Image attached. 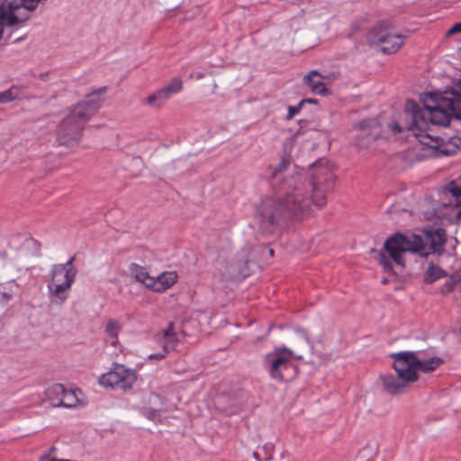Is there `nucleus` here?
Segmentation results:
<instances>
[{"mask_svg": "<svg viewBox=\"0 0 461 461\" xmlns=\"http://www.w3.org/2000/svg\"><path fill=\"white\" fill-rule=\"evenodd\" d=\"M420 101L421 108L414 100H407L405 113L411 122L406 127L407 138L417 140L419 159L432 157L450 156L461 149V138L458 136H433L427 132L429 123L447 125L450 118L461 119V94L457 91L450 93H425Z\"/></svg>", "mask_w": 461, "mask_h": 461, "instance_id": "f257e3e1", "label": "nucleus"}, {"mask_svg": "<svg viewBox=\"0 0 461 461\" xmlns=\"http://www.w3.org/2000/svg\"><path fill=\"white\" fill-rule=\"evenodd\" d=\"M335 175L329 161L320 159L312 166L309 197L302 183L282 198L266 197L258 207V218L262 230L271 232L283 221L307 215L311 205L321 208L327 203L326 194L334 187Z\"/></svg>", "mask_w": 461, "mask_h": 461, "instance_id": "f03ea898", "label": "nucleus"}, {"mask_svg": "<svg viewBox=\"0 0 461 461\" xmlns=\"http://www.w3.org/2000/svg\"><path fill=\"white\" fill-rule=\"evenodd\" d=\"M447 232L442 228L428 227L422 234L406 236L401 232L391 235L384 242L379 254V263L385 272L393 271V265L384 252L398 266L405 267L404 254L411 252L427 258L430 254L441 255L445 251Z\"/></svg>", "mask_w": 461, "mask_h": 461, "instance_id": "7ed1b4c3", "label": "nucleus"}, {"mask_svg": "<svg viewBox=\"0 0 461 461\" xmlns=\"http://www.w3.org/2000/svg\"><path fill=\"white\" fill-rule=\"evenodd\" d=\"M106 90V86L96 88L67 110L57 127V141L59 145L70 147L79 142L87 122L101 108L104 101L101 95L105 94Z\"/></svg>", "mask_w": 461, "mask_h": 461, "instance_id": "20e7f679", "label": "nucleus"}, {"mask_svg": "<svg viewBox=\"0 0 461 461\" xmlns=\"http://www.w3.org/2000/svg\"><path fill=\"white\" fill-rule=\"evenodd\" d=\"M75 257L65 264L53 265L48 283V294L55 304H63L68 298L69 290L75 282L77 270L74 267Z\"/></svg>", "mask_w": 461, "mask_h": 461, "instance_id": "39448f33", "label": "nucleus"}, {"mask_svg": "<svg viewBox=\"0 0 461 461\" xmlns=\"http://www.w3.org/2000/svg\"><path fill=\"white\" fill-rule=\"evenodd\" d=\"M294 353L289 348H276L265 356L263 366L274 381L289 382L298 375V367L294 363Z\"/></svg>", "mask_w": 461, "mask_h": 461, "instance_id": "423d86ee", "label": "nucleus"}, {"mask_svg": "<svg viewBox=\"0 0 461 461\" xmlns=\"http://www.w3.org/2000/svg\"><path fill=\"white\" fill-rule=\"evenodd\" d=\"M390 357L393 359V367L397 375H384L380 376V380L384 390L387 393L392 395L401 394L409 384L418 380L419 375L408 369L400 352L391 354Z\"/></svg>", "mask_w": 461, "mask_h": 461, "instance_id": "0eeeda50", "label": "nucleus"}, {"mask_svg": "<svg viewBox=\"0 0 461 461\" xmlns=\"http://www.w3.org/2000/svg\"><path fill=\"white\" fill-rule=\"evenodd\" d=\"M137 380L136 371L125 366L114 363L109 372L99 377V384L104 387H111L128 391Z\"/></svg>", "mask_w": 461, "mask_h": 461, "instance_id": "6e6552de", "label": "nucleus"}, {"mask_svg": "<svg viewBox=\"0 0 461 461\" xmlns=\"http://www.w3.org/2000/svg\"><path fill=\"white\" fill-rule=\"evenodd\" d=\"M419 353L415 351H401L400 354L405 362L409 370H411L417 374V371L423 373H429L435 371L440 366L444 360L439 357H433L427 360H421L419 358Z\"/></svg>", "mask_w": 461, "mask_h": 461, "instance_id": "1a4fd4ad", "label": "nucleus"}, {"mask_svg": "<svg viewBox=\"0 0 461 461\" xmlns=\"http://www.w3.org/2000/svg\"><path fill=\"white\" fill-rule=\"evenodd\" d=\"M356 129L361 132L357 136V145L359 147H368L379 137V122L375 118L362 120L356 125Z\"/></svg>", "mask_w": 461, "mask_h": 461, "instance_id": "9d476101", "label": "nucleus"}, {"mask_svg": "<svg viewBox=\"0 0 461 461\" xmlns=\"http://www.w3.org/2000/svg\"><path fill=\"white\" fill-rule=\"evenodd\" d=\"M249 254L246 249H242L237 253L235 258H231L228 263L227 273L230 279L240 280L249 276Z\"/></svg>", "mask_w": 461, "mask_h": 461, "instance_id": "9b49d317", "label": "nucleus"}, {"mask_svg": "<svg viewBox=\"0 0 461 461\" xmlns=\"http://www.w3.org/2000/svg\"><path fill=\"white\" fill-rule=\"evenodd\" d=\"M373 36L380 46V50L384 54H393L397 52L402 47L405 36L401 34H393L384 32H374Z\"/></svg>", "mask_w": 461, "mask_h": 461, "instance_id": "f8f14e48", "label": "nucleus"}, {"mask_svg": "<svg viewBox=\"0 0 461 461\" xmlns=\"http://www.w3.org/2000/svg\"><path fill=\"white\" fill-rule=\"evenodd\" d=\"M157 339L166 352H170L176 349L178 343L177 336L174 330V322L170 321L167 328L164 330L161 334L157 335Z\"/></svg>", "mask_w": 461, "mask_h": 461, "instance_id": "ddd939ff", "label": "nucleus"}, {"mask_svg": "<svg viewBox=\"0 0 461 461\" xmlns=\"http://www.w3.org/2000/svg\"><path fill=\"white\" fill-rule=\"evenodd\" d=\"M323 77L317 71L312 70L304 76V83L311 87V90L318 95H326L329 93L328 88L322 81Z\"/></svg>", "mask_w": 461, "mask_h": 461, "instance_id": "4468645a", "label": "nucleus"}, {"mask_svg": "<svg viewBox=\"0 0 461 461\" xmlns=\"http://www.w3.org/2000/svg\"><path fill=\"white\" fill-rule=\"evenodd\" d=\"M128 269L131 276L136 282L142 284L147 288H150L154 285V277L149 276L144 267L137 263H131Z\"/></svg>", "mask_w": 461, "mask_h": 461, "instance_id": "2eb2a0df", "label": "nucleus"}, {"mask_svg": "<svg viewBox=\"0 0 461 461\" xmlns=\"http://www.w3.org/2000/svg\"><path fill=\"white\" fill-rule=\"evenodd\" d=\"M177 275L176 272H164L154 278V285L150 286L154 292L163 293L176 283Z\"/></svg>", "mask_w": 461, "mask_h": 461, "instance_id": "dca6fc26", "label": "nucleus"}, {"mask_svg": "<svg viewBox=\"0 0 461 461\" xmlns=\"http://www.w3.org/2000/svg\"><path fill=\"white\" fill-rule=\"evenodd\" d=\"M121 330L122 326L117 320L109 319L107 321L104 331L108 337V341L113 347H116L119 344V333Z\"/></svg>", "mask_w": 461, "mask_h": 461, "instance_id": "f3484780", "label": "nucleus"}, {"mask_svg": "<svg viewBox=\"0 0 461 461\" xmlns=\"http://www.w3.org/2000/svg\"><path fill=\"white\" fill-rule=\"evenodd\" d=\"M65 387L61 384H55L45 390V395L53 406H59Z\"/></svg>", "mask_w": 461, "mask_h": 461, "instance_id": "a211bd4d", "label": "nucleus"}, {"mask_svg": "<svg viewBox=\"0 0 461 461\" xmlns=\"http://www.w3.org/2000/svg\"><path fill=\"white\" fill-rule=\"evenodd\" d=\"M169 98L160 88L149 95L142 103L154 108H160Z\"/></svg>", "mask_w": 461, "mask_h": 461, "instance_id": "6ab92c4d", "label": "nucleus"}, {"mask_svg": "<svg viewBox=\"0 0 461 461\" xmlns=\"http://www.w3.org/2000/svg\"><path fill=\"white\" fill-rule=\"evenodd\" d=\"M21 98V86L13 85L10 88L0 92V104H6Z\"/></svg>", "mask_w": 461, "mask_h": 461, "instance_id": "aec40b11", "label": "nucleus"}, {"mask_svg": "<svg viewBox=\"0 0 461 461\" xmlns=\"http://www.w3.org/2000/svg\"><path fill=\"white\" fill-rule=\"evenodd\" d=\"M18 289V285L12 281L8 284L7 286L3 287V289H0V303L1 304H6L8 303L15 294L16 291Z\"/></svg>", "mask_w": 461, "mask_h": 461, "instance_id": "412c9836", "label": "nucleus"}, {"mask_svg": "<svg viewBox=\"0 0 461 461\" xmlns=\"http://www.w3.org/2000/svg\"><path fill=\"white\" fill-rule=\"evenodd\" d=\"M444 276H446V273L441 267L431 265L424 274V282L426 284H431Z\"/></svg>", "mask_w": 461, "mask_h": 461, "instance_id": "4be33fe9", "label": "nucleus"}, {"mask_svg": "<svg viewBox=\"0 0 461 461\" xmlns=\"http://www.w3.org/2000/svg\"><path fill=\"white\" fill-rule=\"evenodd\" d=\"M61 396L62 398L59 402V406H63L66 408H72L77 406L78 399L75 391L67 390L65 388L64 393Z\"/></svg>", "mask_w": 461, "mask_h": 461, "instance_id": "5701e85b", "label": "nucleus"}, {"mask_svg": "<svg viewBox=\"0 0 461 461\" xmlns=\"http://www.w3.org/2000/svg\"><path fill=\"white\" fill-rule=\"evenodd\" d=\"M183 88V83L182 80L179 78H173L170 83L162 87L161 89L165 94H167V96L170 98L173 95L179 93Z\"/></svg>", "mask_w": 461, "mask_h": 461, "instance_id": "b1692460", "label": "nucleus"}, {"mask_svg": "<svg viewBox=\"0 0 461 461\" xmlns=\"http://www.w3.org/2000/svg\"><path fill=\"white\" fill-rule=\"evenodd\" d=\"M290 164H291L290 156L284 155L277 167L269 168L270 176L272 178L277 177L278 175L282 174L288 168Z\"/></svg>", "mask_w": 461, "mask_h": 461, "instance_id": "393cba45", "label": "nucleus"}, {"mask_svg": "<svg viewBox=\"0 0 461 461\" xmlns=\"http://www.w3.org/2000/svg\"><path fill=\"white\" fill-rule=\"evenodd\" d=\"M460 280L461 278L457 277L456 275H452L440 287V293L447 294L452 292Z\"/></svg>", "mask_w": 461, "mask_h": 461, "instance_id": "a878e982", "label": "nucleus"}, {"mask_svg": "<svg viewBox=\"0 0 461 461\" xmlns=\"http://www.w3.org/2000/svg\"><path fill=\"white\" fill-rule=\"evenodd\" d=\"M302 106L303 105L301 104V103H299L298 105L296 106H289L286 119L291 120L292 118H294L297 113H299V112L302 109Z\"/></svg>", "mask_w": 461, "mask_h": 461, "instance_id": "bb28decb", "label": "nucleus"}, {"mask_svg": "<svg viewBox=\"0 0 461 461\" xmlns=\"http://www.w3.org/2000/svg\"><path fill=\"white\" fill-rule=\"evenodd\" d=\"M388 128L393 134H398L404 131V129L397 122H391L388 124Z\"/></svg>", "mask_w": 461, "mask_h": 461, "instance_id": "cd10ccee", "label": "nucleus"}, {"mask_svg": "<svg viewBox=\"0 0 461 461\" xmlns=\"http://www.w3.org/2000/svg\"><path fill=\"white\" fill-rule=\"evenodd\" d=\"M449 191L456 197L461 196V185H457L455 182H451L449 185Z\"/></svg>", "mask_w": 461, "mask_h": 461, "instance_id": "c85d7f7f", "label": "nucleus"}, {"mask_svg": "<svg viewBox=\"0 0 461 461\" xmlns=\"http://www.w3.org/2000/svg\"><path fill=\"white\" fill-rule=\"evenodd\" d=\"M145 411L146 416L149 420H154L157 417H158V411L156 409L149 408Z\"/></svg>", "mask_w": 461, "mask_h": 461, "instance_id": "c756f323", "label": "nucleus"}, {"mask_svg": "<svg viewBox=\"0 0 461 461\" xmlns=\"http://www.w3.org/2000/svg\"><path fill=\"white\" fill-rule=\"evenodd\" d=\"M169 352H166L163 348L162 352L157 353V354H151L149 355V359H156V360H161L163 359Z\"/></svg>", "mask_w": 461, "mask_h": 461, "instance_id": "7c9ffc66", "label": "nucleus"}, {"mask_svg": "<svg viewBox=\"0 0 461 461\" xmlns=\"http://www.w3.org/2000/svg\"><path fill=\"white\" fill-rule=\"evenodd\" d=\"M461 32V22L454 24L447 32L448 35Z\"/></svg>", "mask_w": 461, "mask_h": 461, "instance_id": "2f4dec72", "label": "nucleus"}, {"mask_svg": "<svg viewBox=\"0 0 461 461\" xmlns=\"http://www.w3.org/2000/svg\"><path fill=\"white\" fill-rule=\"evenodd\" d=\"M301 104L303 105L305 103L316 104H318V100L314 98H305L300 101Z\"/></svg>", "mask_w": 461, "mask_h": 461, "instance_id": "473e14b6", "label": "nucleus"}, {"mask_svg": "<svg viewBox=\"0 0 461 461\" xmlns=\"http://www.w3.org/2000/svg\"><path fill=\"white\" fill-rule=\"evenodd\" d=\"M20 15H31L30 13H27L26 11L24 10H21L20 11Z\"/></svg>", "mask_w": 461, "mask_h": 461, "instance_id": "72a5a7b5", "label": "nucleus"}, {"mask_svg": "<svg viewBox=\"0 0 461 461\" xmlns=\"http://www.w3.org/2000/svg\"><path fill=\"white\" fill-rule=\"evenodd\" d=\"M196 77H197L198 79H200V78L203 77V75L202 73H198V74L196 75Z\"/></svg>", "mask_w": 461, "mask_h": 461, "instance_id": "f704fd0d", "label": "nucleus"}, {"mask_svg": "<svg viewBox=\"0 0 461 461\" xmlns=\"http://www.w3.org/2000/svg\"><path fill=\"white\" fill-rule=\"evenodd\" d=\"M268 251H269V254H270L271 256H273V255H274V250H273L272 249H268Z\"/></svg>", "mask_w": 461, "mask_h": 461, "instance_id": "c9c22d12", "label": "nucleus"}]
</instances>
